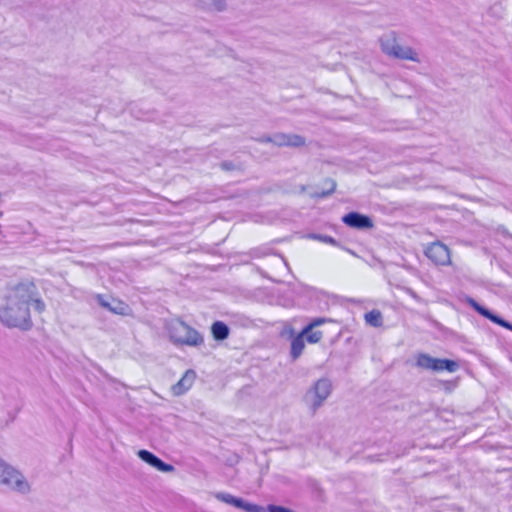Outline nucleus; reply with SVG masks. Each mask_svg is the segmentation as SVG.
Returning a JSON list of instances; mask_svg holds the SVG:
<instances>
[{
  "label": "nucleus",
  "instance_id": "1",
  "mask_svg": "<svg viewBox=\"0 0 512 512\" xmlns=\"http://www.w3.org/2000/svg\"><path fill=\"white\" fill-rule=\"evenodd\" d=\"M30 306L38 313H43L46 308L36 284L23 280L8 288L5 305L0 308V321L8 327L27 330L32 326Z\"/></svg>",
  "mask_w": 512,
  "mask_h": 512
},
{
  "label": "nucleus",
  "instance_id": "2",
  "mask_svg": "<svg viewBox=\"0 0 512 512\" xmlns=\"http://www.w3.org/2000/svg\"><path fill=\"white\" fill-rule=\"evenodd\" d=\"M168 334L177 346L199 347L204 343L203 336L181 319H175L169 324Z\"/></svg>",
  "mask_w": 512,
  "mask_h": 512
},
{
  "label": "nucleus",
  "instance_id": "3",
  "mask_svg": "<svg viewBox=\"0 0 512 512\" xmlns=\"http://www.w3.org/2000/svg\"><path fill=\"white\" fill-rule=\"evenodd\" d=\"M382 51L393 58L400 60H409L413 62H419L417 52L409 46H402L397 42L395 33H392L389 37L381 39Z\"/></svg>",
  "mask_w": 512,
  "mask_h": 512
},
{
  "label": "nucleus",
  "instance_id": "4",
  "mask_svg": "<svg viewBox=\"0 0 512 512\" xmlns=\"http://www.w3.org/2000/svg\"><path fill=\"white\" fill-rule=\"evenodd\" d=\"M0 484L9 486L22 493L29 490V485L24 480L23 476L2 460H0Z\"/></svg>",
  "mask_w": 512,
  "mask_h": 512
},
{
  "label": "nucleus",
  "instance_id": "5",
  "mask_svg": "<svg viewBox=\"0 0 512 512\" xmlns=\"http://www.w3.org/2000/svg\"><path fill=\"white\" fill-rule=\"evenodd\" d=\"M326 323H336L335 320L331 318H314L312 319L302 330V334L304 335L306 342L309 344H318L321 342L323 338V332L317 330L316 328L326 324Z\"/></svg>",
  "mask_w": 512,
  "mask_h": 512
},
{
  "label": "nucleus",
  "instance_id": "6",
  "mask_svg": "<svg viewBox=\"0 0 512 512\" xmlns=\"http://www.w3.org/2000/svg\"><path fill=\"white\" fill-rule=\"evenodd\" d=\"M416 366L423 370L440 372L448 370V359L433 358L428 354L420 353L416 356Z\"/></svg>",
  "mask_w": 512,
  "mask_h": 512
},
{
  "label": "nucleus",
  "instance_id": "7",
  "mask_svg": "<svg viewBox=\"0 0 512 512\" xmlns=\"http://www.w3.org/2000/svg\"><path fill=\"white\" fill-rule=\"evenodd\" d=\"M342 221L348 227L355 229H371L374 226L370 217L358 212H350L344 215Z\"/></svg>",
  "mask_w": 512,
  "mask_h": 512
},
{
  "label": "nucleus",
  "instance_id": "8",
  "mask_svg": "<svg viewBox=\"0 0 512 512\" xmlns=\"http://www.w3.org/2000/svg\"><path fill=\"white\" fill-rule=\"evenodd\" d=\"M426 256L435 264L442 265L448 260V248L438 242L432 243L426 248Z\"/></svg>",
  "mask_w": 512,
  "mask_h": 512
},
{
  "label": "nucleus",
  "instance_id": "9",
  "mask_svg": "<svg viewBox=\"0 0 512 512\" xmlns=\"http://www.w3.org/2000/svg\"><path fill=\"white\" fill-rule=\"evenodd\" d=\"M468 304L477 311L480 315L483 317L491 320L492 322L505 327L509 330H512V324L507 322L506 320L502 319L501 317L493 314L489 309L485 308L484 306L480 305L478 302H476L473 298L467 299Z\"/></svg>",
  "mask_w": 512,
  "mask_h": 512
},
{
  "label": "nucleus",
  "instance_id": "10",
  "mask_svg": "<svg viewBox=\"0 0 512 512\" xmlns=\"http://www.w3.org/2000/svg\"><path fill=\"white\" fill-rule=\"evenodd\" d=\"M137 454L141 460L161 472H172L174 470L172 465L164 463L161 459L147 450H139Z\"/></svg>",
  "mask_w": 512,
  "mask_h": 512
},
{
  "label": "nucleus",
  "instance_id": "11",
  "mask_svg": "<svg viewBox=\"0 0 512 512\" xmlns=\"http://www.w3.org/2000/svg\"><path fill=\"white\" fill-rule=\"evenodd\" d=\"M314 409L318 408L331 392V383L328 380H318L313 387Z\"/></svg>",
  "mask_w": 512,
  "mask_h": 512
},
{
  "label": "nucleus",
  "instance_id": "12",
  "mask_svg": "<svg viewBox=\"0 0 512 512\" xmlns=\"http://www.w3.org/2000/svg\"><path fill=\"white\" fill-rule=\"evenodd\" d=\"M305 337L300 331L291 341L290 355L293 360L298 359L305 349Z\"/></svg>",
  "mask_w": 512,
  "mask_h": 512
},
{
  "label": "nucleus",
  "instance_id": "13",
  "mask_svg": "<svg viewBox=\"0 0 512 512\" xmlns=\"http://www.w3.org/2000/svg\"><path fill=\"white\" fill-rule=\"evenodd\" d=\"M229 327L222 321H215L211 325V334L216 341H222L229 336Z\"/></svg>",
  "mask_w": 512,
  "mask_h": 512
},
{
  "label": "nucleus",
  "instance_id": "14",
  "mask_svg": "<svg viewBox=\"0 0 512 512\" xmlns=\"http://www.w3.org/2000/svg\"><path fill=\"white\" fill-rule=\"evenodd\" d=\"M195 378L193 371H187L184 376L174 385V394L179 395L186 391L191 385Z\"/></svg>",
  "mask_w": 512,
  "mask_h": 512
},
{
  "label": "nucleus",
  "instance_id": "15",
  "mask_svg": "<svg viewBox=\"0 0 512 512\" xmlns=\"http://www.w3.org/2000/svg\"><path fill=\"white\" fill-rule=\"evenodd\" d=\"M280 144L291 147H301L305 145V139L302 136L296 134L283 135L281 137Z\"/></svg>",
  "mask_w": 512,
  "mask_h": 512
},
{
  "label": "nucleus",
  "instance_id": "16",
  "mask_svg": "<svg viewBox=\"0 0 512 512\" xmlns=\"http://www.w3.org/2000/svg\"><path fill=\"white\" fill-rule=\"evenodd\" d=\"M367 324L373 327H381L383 324L382 314L379 310H371L364 316Z\"/></svg>",
  "mask_w": 512,
  "mask_h": 512
},
{
  "label": "nucleus",
  "instance_id": "17",
  "mask_svg": "<svg viewBox=\"0 0 512 512\" xmlns=\"http://www.w3.org/2000/svg\"><path fill=\"white\" fill-rule=\"evenodd\" d=\"M232 506L243 509L247 512H259L260 507L257 505L245 503L242 499L234 497Z\"/></svg>",
  "mask_w": 512,
  "mask_h": 512
},
{
  "label": "nucleus",
  "instance_id": "18",
  "mask_svg": "<svg viewBox=\"0 0 512 512\" xmlns=\"http://www.w3.org/2000/svg\"><path fill=\"white\" fill-rule=\"evenodd\" d=\"M218 498H219L221 501H223V502H225V503H227V504L232 505V503H233V499H234V496H232V495H230V494H221V495H219V496H218Z\"/></svg>",
  "mask_w": 512,
  "mask_h": 512
},
{
  "label": "nucleus",
  "instance_id": "19",
  "mask_svg": "<svg viewBox=\"0 0 512 512\" xmlns=\"http://www.w3.org/2000/svg\"><path fill=\"white\" fill-rule=\"evenodd\" d=\"M459 367H460V364L457 361L450 360V363H449L450 373L455 372Z\"/></svg>",
  "mask_w": 512,
  "mask_h": 512
},
{
  "label": "nucleus",
  "instance_id": "20",
  "mask_svg": "<svg viewBox=\"0 0 512 512\" xmlns=\"http://www.w3.org/2000/svg\"><path fill=\"white\" fill-rule=\"evenodd\" d=\"M221 167H222L223 169H225V170H230V169H232V168H233V165H232L231 163H226V162H224V163H222V164H221Z\"/></svg>",
  "mask_w": 512,
  "mask_h": 512
},
{
  "label": "nucleus",
  "instance_id": "21",
  "mask_svg": "<svg viewBox=\"0 0 512 512\" xmlns=\"http://www.w3.org/2000/svg\"><path fill=\"white\" fill-rule=\"evenodd\" d=\"M336 188V183L334 181H331V188H330V192H333Z\"/></svg>",
  "mask_w": 512,
  "mask_h": 512
},
{
  "label": "nucleus",
  "instance_id": "22",
  "mask_svg": "<svg viewBox=\"0 0 512 512\" xmlns=\"http://www.w3.org/2000/svg\"><path fill=\"white\" fill-rule=\"evenodd\" d=\"M454 386H456V383H454L453 381H451V380H450V384H449L450 389H451L452 387H454Z\"/></svg>",
  "mask_w": 512,
  "mask_h": 512
},
{
  "label": "nucleus",
  "instance_id": "23",
  "mask_svg": "<svg viewBox=\"0 0 512 512\" xmlns=\"http://www.w3.org/2000/svg\"><path fill=\"white\" fill-rule=\"evenodd\" d=\"M102 305H103L104 307H108V304H107V303H102Z\"/></svg>",
  "mask_w": 512,
  "mask_h": 512
}]
</instances>
